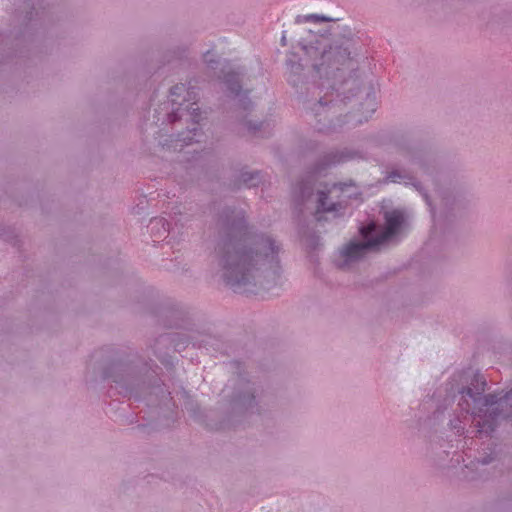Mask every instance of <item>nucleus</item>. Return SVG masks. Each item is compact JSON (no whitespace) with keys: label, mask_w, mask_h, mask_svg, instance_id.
<instances>
[{"label":"nucleus","mask_w":512,"mask_h":512,"mask_svg":"<svg viewBox=\"0 0 512 512\" xmlns=\"http://www.w3.org/2000/svg\"><path fill=\"white\" fill-rule=\"evenodd\" d=\"M153 349H154V354L157 356V355H158V353H157V351H156L155 346H153Z\"/></svg>","instance_id":"nucleus-30"},{"label":"nucleus","mask_w":512,"mask_h":512,"mask_svg":"<svg viewBox=\"0 0 512 512\" xmlns=\"http://www.w3.org/2000/svg\"><path fill=\"white\" fill-rule=\"evenodd\" d=\"M303 51L313 63V71L319 79L333 80L328 87L319 85L315 80L309 81L304 72L301 58L289 52L285 60L286 80L296 89L305 110L316 121L320 132H333L341 128L345 121V107L359 101V110L365 120L376 111V95L371 85H364L357 75L362 44L359 38L350 32L331 44L322 40L299 42Z\"/></svg>","instance_id":"nucleus-1"},{"label":"nucleus","mask_w":512,"mask_h":512,"mask_svg":"<svg viewBox=\"0 0 512 512\" xmlns=\"http://www.w3.org/2000/svg\"><path fill=\"white\" fill-rule=\"evenodd\" d=\"M487 387L485 377L476 373L470 384L460 390L459 406L466 413L481 417L489 412V408L496 405L490 412V417L496 419H512V390L503 397L495 393L484 394Z\"/></svg>","instance_id":"nucleus-4"},{"label":"nucleus","mask_w":512,"mask_h":512,"mask_svg":"<svg viewBox=\"0 0 512 512\" xmlns=\"http://www.w3.org/2000/svg\"><path fill=\"white\" fill-rule=\"evenodd\" d=\"M408 184H411L422 195L426 204L430 208V212H431L432 216L434 217L435 216V208L433 207L431 199H430L427 191L424 189L423 185L419 181H417L414 177H413L412 181H408Z\"/></svg>","instance_id":"nucleus-14"},{"label":"nucleus","mask_w":512,"mask_h":512,"mask_svg":"<svg viewBox=\"0 0 512 512\" xmlns=\"http://www.w3.org/2000/svg\"><path fill=\"white\" fill-rule=\"evenodd\" d=\"M240 181L247 187H257L262 181L261 172L258 170L241 171Z\"/></svg>","instance_id":"nucleus-13"},{"label":"nucleus","mask_w":512,"mask_h":512,"mask_svg":"<svg viewBox=\"0 0 512 512\" xmlns=\"http://www.w3.org/2000/svg\"><path fill=\"white\" fill-rule=\"evenodd\" d=\"M313 194L314 178L312 176L301 179L292 189L293 201L298 207L308 202Z\"/></svg>","instance_id":"nucleus-9"},{"label":"nucleus","mask_w":512,"mask_h":512,"mask_svg":"<svg viewBox=\"0 0 512 512\" xmlns=\"http://www.w3.org/2000/svg\"><path fill=\"white\" fill-rule=\"evenodd\" d=\"M150 224L152 226V229H154L155 227L161 226L165 233L169 232V230H170V223L164 218H153V219H151Z\"/></svg>","instance_id":"nucleus-17"},{"label":"nucleus","mask_w":512,"mask_h":512,"mask_svg":"<svg viewBox=\"0 0 512 512\" xmlns=\"http://www.w3.org/2000/svg\"><path fill=\"white\" fill-rule=\"evenodd\" d=\"M25 9L29 8V11H26L25 19L31 21L33 19V11L36 10L34 3L32 0H24Z\"/></svg>","instance_id":"nucleus-19"},{"label":"nucleus","mask_w":512,"mask_h":512,"mask_svg":"<svg viewBox=\"0 0 512 512\" xmlns=\"http://www.w3.org/2000/svg\"><path fill=\"white\" fill-rule=\"evenodd\" d=\"M263 392L264 389L260 384L239 376L234 384L232 395H229L232 412L237 414L253 412L258 408V399L262 397Z\"/></svg>","instance_id":"nucleus-6"},{"label":"nucleus","mask_w":512,"mask_h":512,"mask_svg":"<svg viewBox=\"0 0 512 512\" xmlns=\"http://www.w3.org/2000/svg\"><path fill=\"white\" fill-rule=\"evenodd\" d=\"M328 192L325 191H318V198H317V211L318 212H333L338 211L340 208H342L340 203H328Z\"/></svg>","instance_id":"nucleus-11"},{"label":"nucleus","mask_w":512,"mask_h":512,"mask_svg":"<svg viewBox=\"0 0 512 512\" xmlns=\"http://www.w3.org/2000/svg\"><path fill=\"white\" fill-rule=\"evenodd\" d=\"M384 220L383 228L375 222L360 227L359 232L363 241H352L342 250V256L346 263L361 259L368 251L378 250L381 245L398 233L405 219L401 211L394 209L384 213Z\"/></svg>","instance_id":"nucleus-5"},{"label":"nucleus","mask_w":512,"mask_h":512,"mask_svg":"<svg viewBox=\"0 0 512 512\" xmlns=\"http://www.w3.org/2000/svg\"><path fill=\"white\" fill-rule=\"evenodd\" d=\"M281 44H282L283 46H285V45H286V36H285V34H283V35H282V37H281Z\"/></svg>","instance_id":"nucleus-27"},{"label":"nucleus","mask_w":512,"mask_h":512,"mask_svg":"<svg viewBox=\"0 0 512 512\" xmlns=\"http://www.w3.org/2000/svg\"><path fill=\"white\" fill-rule=\"evenodd\" d=\"M413 176L406 172L405 170L394 169L387 173L384 178V183H400L404 181L405 184H408V181H412Z\"/></svg>","instance_id":"nucleus-12"},{"label":"nucleus","mask_w":512,"mask_h":512,"mask_svg":"<svg viewBox=\"0 0 512 512\" xmlns=\"http://www.w3.org/2000/svg\"><path fill=\"white\" fill-rule=\"evenodd\" d=\"M174 55L178 59H182L187 54V48L186 47H178L175 51H173Z\"/></svg>","instance_id":"nucleus-23"},{"label":"nucleus","mask_w":512,"mask_h":512,"mask_svg":"<svg viewBox=\"0 0 512 512\" xmlns=\"http://www.w3.org/2000/svg\"><path fill=\"white\" fill-rule=\"evenodd\" d=\"M241 73L236 71H229L224 74L223 82L225 83L227 89L235 96H240L242 92L241 85Z\"/></svg>","instance_id":"nucleus-10"},{"label":"nucleus","mask_w":512,"mask_h":512,"mask_svg":"<svg viewBox=\"0 0 512 512\" xmlns=\"http://www.w3.org/2000/svg\"><path fill=\"white\" fill-rule=\"evenodd\" d=\"M186 88H185V85L184 84H177V85H174L171 89H170V94L171 96H181L184 92H185Z\"/></svg>","instance_id":"nucleus-21"},{"label":"nucleus","mask_w":512,"mask_h":512,"mask_svg":"<svg viewBox=\"0 0 512 512\" xmlns=\"http://www.w3.org/2000/svg\"><path fill=\"white\" fill-rule=\"evenodd\" d=\"M486 423L484 422L482 425L479 424V429L477 430V433H482L483 431L487 430L485 429Z\"/></svg>","instance_id":"nucleus-26"},{"label":"nucleus","mask_w":512,"mask_h":512,"mask_svg":"<svg viewBox=\"0 0 512 512\" xmlns=\"http://www.w3.org/2000/svg\"><path fill=\"white\" fill-rule=\"evenodd\" d=\"M244 125L247 127V129L252 132L256 133L261 129L263 126V122H252V121H245Z\"/></svg>","instance_id":"nucleus-20"},{"label":"nucleus","mask_w":512,"mask_h":512,"mask_svg":"<svg viewBox=\"0 0 512 512\" xmlns=\"http://www.w3.org/2000/svg\"><path fill=\"white\" fill-rule=\"evenodd\" d=\"M203 61L210 69H216L219 65V58L211 50L203 54Z\"/></svg>","instance_id":"nucleus-16"},{"label":"nucleus","mask_w":512,"mask_h":512,"mask_svg":"<svg viewBox=\"0 0 512 512\" xmlns=\"http://www.w3.org/2000/svg\"><path fill=\"white\" fill-rule=\"evenodd\" d=\"M214 257L224 283L236 293L251 292L262 278L280 274L282 245L249 224L246 211L225 205L214 216Z\"/></svg>","instance_id":"nucleus-2"},{"label":"nucleus","mask_w":512,"mask_h":512,"mask_svg":"<svg viewBox=\"0 0 512 512\" xmlns=\"http://www.w3.org/2000/svg\"><path fill=\"white\" fill-rule=\"evenodd\" d=\"M173 341H174L173 334H162L155 340L156 343H166V342L171 343Z\"/></svg>","instance_id":"nucleus-22"},{"label":"nucleus","mask_w":512,"mask_h":512,"mask_svg":"<svg viewBox=\"0 0 512 512\" xmlns=\"http://www.w3.org/2000/svg\"><path fill=\"white\" fill-rule=\"evenodd\" d=\"M302 21H305V22H310V21H313V22H329V21H333L332 18L330 17H327V16H324V15H319V14H308V15H305V16H297L296 17V23H300Z\"/></svg>","instance_id":"nucleus-15"},{"label":"nucleus","mask_w":512,"mask_h":512,"mask_svg":"<svg viewBox=\"0 0 512 512\" xmlns=\"http://www.w3.org/2000/svg\"><path fill=\"white\" fill-rule=\"evenodd\" d=\"M493 457L491 455H486L480 459H478V462L481 464V465H487L489 463H491L493 461Z\"/></svg>","instance_id":"nucleus-25"},{"label":"nucleus","mask_w":512,"mask_h":512,"mask_svg":"<svg viewBox=\"0 0 512 512\" xmlns=\"http://www.w3.org/2000/svg\"><path fill=\"white\" fill-rule=\"evenodd\" d=\"M239 106L244 111H250L253 107V103L251 99L247 96V93H245L240 99H239Z\"/></svg>","instance_id":"nucleus-18"},{"label":"nucleus","mask_w":512,"mask_h":512,"mask_svg":"<svg viewBox=\"0 0 512 512\" xmlns=\"http://www.w3.org/2000/svg\"><path fill=\"white\" fill-rule=\"evenodd\" d=\"M195 103L190 106L182 107L180 103L179 107L174 109L171 113L168 114L169 123H175L178 120L182 119L184 116L187 117L186 121L190 119L192 121V128H189L187 132H182L177 135L176 142H181V147L184 145H190L193 142H198L195 137L199 134L198 123L200 119V110L198 107H193Z\"/></svg>","instance_id":"nucleus-7"},{"label":"nucleus","mask_w":512,"mask_h":512,"mask_svg":"<svg viewBox=\"0 0 512 512\" xmlns=\"http://www.w3.org/2000/svg\"><path fill=\"white\" fill-rule=\"evenodd\" d=\"M350 186H353V184H352V183H349V184H348V183H344V182L335 183V184L333 185V187H334L335 189H338V190H340L341 192H344V191L346 190V188H348V187H350Z\"/></svg>","instance_id":"nucleus-24"},{"label":"nucleus","mask_w":512,"mask_h":512,"mask_svg":"<svg viewBox=\"0 0 512 512\" xmlns=\"http://www.w3.org/2000/svg\"><path fill=\"white\" fill-rule=\"evenodd\" d=\"M4 230H5V228L2 226V224H0V232H1V231H4ZM0 236H3V234H2V233H0Z\"/></svg>","instance_id":"nucleus-28"},{"label":"nucleus","mask_w":512,"mask_h":512,"mask_svg":"<svg viewBox=\"0 0 512 512\" xmlns=\"http://www.w3.org/2000/svg\"><path fill=\"white\" fill-rule=\"evenodd\" d=\"M155 373L148 362H144L138 354H126L124 352L111 350L108 364L103 369V379H111L119 389V394L134 397L136 400L140 395L151 389L144 376L149 372ZM155 387H152L154 389ZM162 391L160 385L156 387Z\"/></svg>","instance_id":"nucleus-3"},{"label":"nucleus","mask_w":512,"mask_h":512,"mask_svg":"<svg viewBox=\"0 0 512 512\" xmlns=\"http://www.w3.org/2000/svg\"><path fill=\"white\" fill-rule=\"evenodd\" d=\"M357 151L349 150L347 148L342 150H330L324 153L315 165L316 172H322L337 164H342L358 157Z\"/></svg>","instance_id":"nucleus-8"},{"label":"nucleus","mask_w":512,"mask_h":512,"mask_svg":"<svg viewBox=\"0 0 512 512\" xmlns=\"http://www.w3.org/2000/svg\"><path fill=\"white\" fill-rule=\"evenodd\" d=\"M488 428H489L491 431H493V427H492V425H491L490 423L488 424Z\"/></svg>","instance_id":"nucleus-29"}]
</instances>
